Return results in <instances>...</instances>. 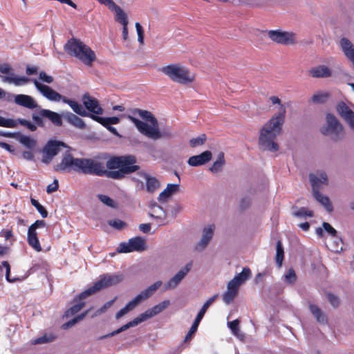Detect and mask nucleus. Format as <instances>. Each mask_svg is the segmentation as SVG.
Returning a JSON list of instances; mask_svg holds the SVG:
<instances>
[{
  "label": "nucleus",
  "instance_id": "nucleus-1",
  "mask_svg": "<svg viewBox=\"0 0 354 354\" xmlns=\"http://www.w3.org/2000/svg\"><path fill=\"white\" fill-rule=\"evenodd\" d=\"M269 100L272 104H278L279 106V112L273 115L261 128L259 138V145L263 150L277 151L279 149V145L274 140L281 133L286 109L277 96H270Z\"/></svg>",
  "mask_w": 354,
  "mask_h": 354
},
{
  "label": "nucleus",
  "instance_id": "nucleus-2",
  "mask_svg": "<svg viewBox=\"0 0 354 354\" xmlns=\"http://www.w3.org/2000/svg\"><path fill=\"white\" fill-rule=\"evenodd\" d=\"M131 113L132 115H138L151 123V125H149L133 115H128L129 120L134 124L138 131L142 135L153 140H158L162 137L169 138L171 136L170 132H160L159 131L158 120L150 111L136 108L132 109Z\"/></svg>",
  "mask_w": 354,
  "mask_h": 354
},
{
  "label": "nucleus",
  "instance_id": "nucleus-3",
  "mask_svg": "<svg viewBox=\"0 0 354 354\" xmlns=\"http://www.w3.org/2000/svg\"><path fill=\"white\" fill-rule=\"evenodd\" d=\"M137 159L133 155L113 156L106 162L109 172V178L121 180L125 176L132 174L140 169L136 165Z\"/></svg>",
  "mask_w": 354,
  "mask_h": 354
},
{
  "label": "nucleus",
  "instance_id": "nucleus-4",
  "mask_svg": "<svg viewBox=\"0 0 354 354\" xmlns=\"http://www.w3.org/2000/svg\"><path fill=\"white\" fill-rule=\"evenodd\" d=\"M64 50L71 56L75 57L86 66H91L95 60L94 51L80 39L71 38L64 45Z\"/></svg>",
  "mask_w": 354,
  "mask_h": 354
},
{
  "label": "nucleus",
  "instance_id": "nucleus-5",
  "mask_svg": "<svg viewBox=\"0 0 354 354\" xmlns=\"http://www.w3.org/2000/svg\"><path fill=\"white\" fill-rule=\"evenodd\" d=\"M172 82L187 85L195 80L194 75L190 70L180 63L170 64L158 69Z\"/></svg>",
  "mask_w": 354,
  "mask_h": 354
},
{
  "label": "nucleus",
  "instance_id": "nucleus-6",
  "mask_svg": "<svg viewBox=\"0 0 354 354\" xmlns=\"http://www.w3.org/2000/svg\"><path fill=\"white\" fill-rule=\"evenodd\" d=\"M170 302L169 300H165L157 305H155L151 308H149L147 310L145 313H141L138 317L133 319L132 321L128 322L127 324L122 326L118 329L108 333L106 335L100 336L98 337V340H102L106 338H109L111 337H113L115 335H118L127 329H129L131 327L136 326L138 325L139 324L147 320L148 319L151 318L152 317L158 315V313L163 311L169 305Z\"/></svg>",
  "mask_w": 354,
  "mask_h": 354
},
{
  "label": "nucleus",
  "instance_id": "nucleus-7",
  "mask_svg": "<svg viewBox=\"0 0 354 354\" xmlns=\"http://www.w3.org/2000/svg\"><path fill=\"white\" fill-rule=\"evenodd\" d=\"M309 178L311 183L314 198L320 203L328 212H331L333 208L329 198L323 196L319 192L322 185H328L327 174L324 171H317V174H310Z\"/></svg>",
  "mask_w": 354,
  "mask_h": 354
},
{
  "label": "nucleus",
  "instance_id": "nucleus-8",
  "mask_svg": "<svg viewBox=\"0 0 354 354\" xmlns=\"http://www.w3.org/2000/svg\"><path fill=\"white\" fill-rule=\"evenodd\" d=\"M123 279L124 276L122 274H104L100 275V279L95 282L91 287L82 292L79 295V298L85 299L87 297L101 290L102 289L107 288L118 284Z\"/></svg>",
  "mask_w": 354,
  "mask_h": 354
},
{
  "label": "nucleus",
  "instance_id": "nucleus-9",
  "mask_svg": "<svg viewBox=\"0 0 354 354\" xmlns=\"http://www.w3.org/2000/svg\"><path fill=\"white\" fill-rule=\"evenodd\" d=\"M162 283L161 281H157L152 285L149 286L147 288L142 290L140 294H138L136 297H134L131 301L128 302L124 308L120 309L115 315V318L119 319L131 310H133L140 302L147 299L150 297H151L155 292L160 288Z\"/></svg>",
  "mask_w": 354,
  "mask_h": 354
},
{
  "label": "nucleus",
  "instance_id": "nucleus-10",
  "mask_svg": "<svg viewBox=\"0 0 354 354\" xmlns=\"http://www.w3.org/2000/svg\"><path fill=\"white\" fill-rule=\"evenodd\" d=\"M109 169H106L104 162L92 158H81L80 173L109 178Z\"/></svg>",
  "mask_w": 354,
  "mask_h": 354
},
{
  "label": "nucleus",
  "instance_id": "nucleus-11",
  "mask_svg": "<svg viewBox=\"0 0 354 354\" xmlns=\"http://www.w3.org/2000/svg\"><path fill=\"white\" fill-rule=\"evenodd\" d=\"M81 158H74L67 151L64 153L60 162L54 166V170L58 173H80Z\"/></svg>",
  "mask_w": 354,
  "mask_h": 354
},
{
  "label": "nucleus",
  "instance_id": "nucleus-12",
  "mask_svg": "<svg viewBox=\"0 0 354 354\" xmlns=\"http://www.w3.org/2000/svg\"><path fill=\"white\" fill-rule=\"evenodd\" d=\"M327 127L322 129V133L324 135L333 134L335 136L334 140H337L339 138V135L343 133V127L339 122L337 118L331 114L328 113L326 117Z\"/></svg>",
  "mask_w": 354,
  "mask_h": 354
},
{
  "label": "nucleus",
  "instance_id": "nucleus-13",
  "mask_svg": "<svg viewBox=\"0 0 354 354\" xmlns=\"http://www.w3.org/2000/svg\"><path fill=\"white\" fill-rule=\"evenodd\" d=\"M146 249V243L140 236H136L129 240L127 243H121L118 248L120 253H127L133 251H143Z\"/></svg>",
  "mask_w": 354,
  "mask_h": 354
},
{
  "label": "nucleus",
  "instance_id": "nucleus-14",
  "mask_svg": "<svg viewBox=\"0 0 354 354\" xmlns=\"http://www.w3.org/2000/svg\"><path fill=\"white\" fill-rule=\"evenodd\" d=\"M67 147L66 145L61 141L50 140L43 149L42 161L48 163L61 150V147Z\"/></svg>",
  "mask_w": 354,
  "mask_h": 354
},
{
  "label": "nucleus",
  "instance_id": "nucleus-15",
  "mask_svg": "<svg viewBox=\"0 0 354 354\" xmlns=\"http://www.w3.org/2000/svg\"><path fill=\"white\" fill-rule=\"evenodd\" d=\"M217 297H218L217 295L212 296L208 300H207L205 301V303L203 304V306H202V308L198 313L196 317L192 327L190 328L188 333L186 335L185 341L189 340L192 338V336L193 335V334H194L196 332L198 325H199L201 321L202 320V319L203 318L207 310L208 309L209 306L215 301V299L217 298Z\"/></svg>",
  "mask_w": 354,
  "mask_h": 354
},
{
  "label": "nucleus",
  "instance_id": "nucleus-16",
  "mask_svg": "<svg viewBox=\"0 0 354 354\" xmlns=\"http://www.w3.org/2000/svg\"><path fill=\"white\" fill-rule=\"evenodd\" d=\"M268 35L272 41L277 44L290 45L295 43V35L292 32L270 30Z\"/></svg>",
  "mask_w": 354,
  "mask_h": 354
},
{
  "label": "nucleus",
  "instance_id": "nucleus-17",
  "mask_svg": "<svg viewBox=\"0 0 354 354\" xmlns=\"http://www.w3.org/2000/svg\"><path fill=\"white\" fill-rule=\"evenodd\" d=\"M33 83L37 89L49 100L54 102H59L62 100L63 102L64 96H62L50 86L39 83L37 80H34Z\"/></svg>",
  "mask_w": 354,
  "mask_h": 354
},
{
  "label": "nucleus",
  "instance_id": "nucleus-18",
  "mask_svg": "<svg viewBox=\"0 0 354 354\" xmlns=\"http://www.w3.org/2000/svg\"><path fill=\"white\" fill-rule=\"evenodd\" d=\"M192 263H187L185 268L180 270L171 279H170L163 286V290L166 291L175 288L183 279L192 268Z\"/></svg>",
  "mask_w": 354,
  "mask_h": 354
},
{
  "label": "nucleus",
  "instance_id": "nucleus-19",
  "mask_svg": "<svg viewBox=\"0 0 354 354\" xmlns=\"http://www.w3.org/2000/svg\"><path fill=\"white\" fill-rule=\"evenodd\" d=\"M82 102L86 109L91 112L90 114L99 116L103 113V109L100 105L98 100L90 96L88 93H85L83 95Z\"/></svg>",
  "mask_w": 354,
  "mask_h": 354
},
{
  "label": "nucleus",
  "instance_id": "nucleus-20",
  "mask_svg": "<svg viewBox=\"0 0 354 354\" xmlns=\"http://www.w3.org/2000/svg\"><path fill=\"white\" fill-rule=\"evenodd\" d=\"M91 118L93 120L101 124L103 127H104L106 129H108L111 133L113 135L119 136V133L117 129L112 127L111 124H116L120 122V119L118 117H109L104 118L98 115H91Z\"/></svg>",
  "mask_w": 354,
  "mask_h": 354
},
{
  "label": "nucleus",
  "instance_id": "nucleus-21",
  "mask_svg": "<svg viewBox=\"0 0 354 354\" xmlns=\"http://www.w3.org/2000/svg\"><path fill=\"white\" fill-rule=\"evenodd\" d=\"M337 111L348 123L349 127L354 129V112L343 102L337 104Z\"/></svg>",
  "mask_w": 354,
  "mask_h": 354
},
{
  "label": "nucleus",
  "instance_id": "nucleus-22",
  "mask_svg": "<svg viewBox=\"0 0 354 354\" xmlns=\"http://www.w3.org/2000/svg\"><path fill=\"white\" fill-rule=\"evenodd\" d=\"M212 157V152L205 151L199 155L191 156L187 161V163L192 167H198L208 162Z\"/></svg>",
  "mask_w": 354,
  "mask_h": 354
},
{
  "label": "nucleus",
  "instance_id": "nucleus-23",
  "mask_svg": "<svg viewBox=\"0 0 354 354\" xmlns=\"http://www.w3.org/2000/svg\"><path fill=\"white\" fill-rule=\"evenodd\" d=\"M38 113H39L41 117L50 120L56 127H62L63 124L62 115L56 112L49 109H41Z\"/></svg>",
  "mask_w": 354,
  "mask_h": 354
},
{
  "label": "nucleus",
  "instance_id": "nucleus-24",
  "mask_svg": "<svg viewBox=\"0 0 354 354\" xmlns=\"http://www.w3.org/2000/svg\"><path fill=\"white\" fill-rule=\"evenodd\" d=\"M308 75L314 78H325L332 75L331 70L325 65H318L308 71Z\"/></svg>",
  "mask_w": 354,
  "mask_h": 354
},
{
  "label": "nucleus",
  "instance_id": "nucleus-25",
  "mask_svg": "<svg viewBox=\"0 0 354 354\" xmlns=\"http://www.w3.org/2000/svg\"><path fill=\"white\" fill-rule=\"evenodd\" d=\"M214 230V225L203 229L202 238L196 247L197 250H203L207 247L213 236Z\"/></svg>",
  "mask_w": 354,
  "mask_h": 354
},
{
  "label": "nucleus",
  "instance_id": "nucleus-26",
  "mask_svg": "<svg viewBox=\"0 0 354 354\" xmlns=\"http://www.w3.org/2000/svg\"><path fill=\"white\" fill-rule=\"evenodd\" d=\"M15 102L18 105L30 109H35L37 106V104L35 102L34 99L31 96L27 95H17L15 97Z\"/></svg>",
  "mask_w": 354,
  "mask_h": 354
},
{
  "label": "nucleus",
  "instance_id": "nucleus-27",
  "mask_svg": "<svg viewBox=\"0 0 354 354\" xmlns=\"http://www.w3.org/2000/svg\"><path fill=\"white\" fill-rule=\"evenodd\" d=\"M63 116L65 120L73 127L80 129H86V126L84 120L76 115L71 112H66L63 114Z\"/></svg>",
  "mask_w": 354,
  "mask_h": 354
},
{
  "label": "nucleus",
  "instance_id": "nucleus-28",
  "mask_svg": "<svg viewBox=\"0 0 354 354\" xmlns=\"http://www.w3.org/2000/svg\"><path fill=\"white\" fill-rule=\"evenodd\" d=\"M63 102L68 104L74 112L81 116L91 118V115H92L89 114V113H88L80 104L73 100H70L64 97Z\"/></svg>",
  "mask_w": 354,
  "mask_h": 354
},
{
  "label": "nucleus",
  "instance_id": "nucleus-29",
  "mask_svg": "<svg viewBox=\"0 0 354 354\" xmlns=\"http://www.w3.org/2000/svg\"><path fill=\"white\" fill-rule=\"evenodd\" d=\"M27 242L28 245L37 252H41L42 248L39 243L36 231L28 229L27 234Z\"/></svg>",
  "mask_w": 354,
  "mask_h": 354
},
{
  "label": "nucleus",
  "instance_id": "nucleus-30",
  "mask_svg": "<svg viewBox=\"0 0 354 354\" xmlns=\"http://www.w3.org/2000/svg\"><path fill=\"white\" fill-rule=\"evenodd\" d=\"M340 45L345 55L353 62L354 65V46L345 37L341 39Z\"/></svg>",
  "mask_w": 354,
  "mask_h": 354
},
{
  "label": "nucleus",
  "instance_id": "nucleus-31",
  "mask_svg": "<svg viewBox=\"0 0 354 354\" xmlns=\"http://www.w3.org/2000/svg\"><path fill=\"white\" fill-rule=\"evenodd\" d=\"M178 188L179 185L177 184H168L167 187L159 194L158 201L160 202L166 201L168 198L178 192Z\"/></svg>",
  "mask_w": 354,
  "mask_h": 354
},
{
  "label": "nucleus",
  "instance_id": "nucleus-32",
  "mask_svg": "<svg viewBox=\"0 0 354 354\" xmlns=\"http://www.w3.org/2000/svg\"><path fill=\"white\" fill-rule=\"evenodd\" d=\"M83 299H80L79 295L75 297L73 300L75 304L65 312V316L67 317L73 316L82 310V308L85 306V302L82 301Z\"/></svg>",
  "mask_w": 354,
  "mask_h": 354
},
{
  "label": "nucleus",
  "instance_id": "nucleus-33",
  "mask_svg": "<svg viewBox=\"0 0 354 354\" xmlns=\"http://www.w3.org/2000/svg\"><path fill=\"white\" fill-rule=\"evenodd\" d=\"M140 176L146 179V187L148 192L152 193L158 188L160 183L155 177H150L146 173H142Z\"/></svg>",
  "mask_w": 354,
  "mask_h": 354
},
{
  "label": "nucleus",
  "instance_id": "nucleus-34",
  "mask_svg": "<svg viewBox=\"0 0 354 354\" xmlns=\"http://www.w3.org/2000/svg\"><path fill=\"white\" fill-rule=\"evenodd\" d=\"M111 11L115 13V20L121 25L128 24V17L124 10L118 5L115 6Z\"/></svg>",
  "mask_w": 354,
  "mask_h": 354
},
{
  "label": "nucleus",
  "instance_id": "nucleus-35",
  "mask_svg": "<svg viewBox=\"0 0 354 354\" xmlns=\"http://www.w3.org/2000/svg\"><path fill=\"white\" fill-rule=\"evenodd\" d=\"M309 309L311 313L315 316L317 321L319 323L326 324L327 323V317L321 310V309L316 305L310 304Z\"/></svg>",
  "mask_w": 354,
  "mask_h": 354
},
{
  "label": "nucleus",
  "instance_id": "nucleus-36",
  "mask_svg": "<svg viewBox=\"0 0 354 354\" xmlns=\"http://www.w3.org/2000/svg\"><path fill=\"white\" fill-rule=\"evenodd\" d=\"M4 80L16 86H19L28 83L30 79L27 77L15 76L14 73H11V76L4 77Z\"/></svg>",
  "mask_w": 354,
  "mask_h": 354
},
{
  "label": "nucleus",
  "instance_id": "nucleus-37",
  "mask_svg": "<svg viewBox=\"0 0 354 354\" xmlns=\"http://www.w3.org/2000/svg\"><path fill=\"white\" fill-rule=\"evenodd\" d=\"M252 276V272L248 267H244L241 273L236 274L233 278L239 285L245 283Z\"/></svg>",
  "mask_w": 354,
  "mask_h": 354
},
{
  "label": "nucleus",
  "instance_id": "nucleus-38",
  "mask_svg": "<svg viewBox=\"0 0 354 354\" xmlns=\"http://www.w3.org/2000/svg\"><path fill=\"white\" fill-rule=\"evenodd\" d=\"M284 259V251L282 245V243L280 240L277 242L276 245V256L275 260L277 265L279 268H281Z\"/></svg>",
  "mask_w": 354,
  "mask_h": 354
},
{
  "label": "nucleus",
  "instance_id": "nucleus-39",
  "mask_svg": "<svg viewBox=\"0 0 354 354\" xmlns=\"http://www.w3.org/2000/svg\"><path fill=\"white\" fill-rule=\"evenodd\" d=\"M225 164V158H224V153L223 152H221L216 160L213 163L212 167L209 168V170L212 173H218L222 170L223 166Z\"/></svg>",
  "mask_w": 354,
  "mask_h": 354
},
{
  "label": "nucleus",
  "instance_id": "nucleus-40",
  "mask_svg": "<svg viewBox=\"0 0 354 354\" xmlns=\"http://www.w3.org/2000/svg\"><path fill=\"white\" fill-rule=\"evenodd\" d=\"M17 139L20 143H21L23 145H24L28 149H32L36 145L35 140L29 136L19 134V137L17 138Z\"/></svg>",
  "mask_w": 354,
  "mask_h": 354
},
{
  "label": "nucleus",
  "instance_id": "nucleus-41",
  "mask_svg": "<svg viewBox=\"0 0 354 354\" xmlns=\"http://www.w3.org/2000/svg\"><path fill=\"white\" fill-rule=\"evenodd\" d=\"M88 314V310L84 312L83 313L76 316L75 317H74L73 319H72L71 320L64 323L62 326V328L63 329H67L71 326H73V325H75L77 322L82 320L85 316Z\"/></svg>",
  "mask_w": 354,
  "mask_h": 354
},
{
  "label": "nucleus",
  "instance_id": "nucleus-42",
  "mask_svg": "<svg viewBox=\"0 0 354 354\" xmlns=\"http://www.w3.org/2000/svg\"><path fill=\"white\" fill-rule=\"evenodd\" d=\"M328 93H317L312 96V102L316 104L324 103L329 97Z\"/></svg>",
  "mask_w": 354,
  "mask_h": 354
},
{
  "label": "nucleus",
  "instance_id": "nucleus-43",
  "mask_svg": "<svg viewBox=\"0 0 354 354\" xmlns=\"http://www.w3.org/2000/svg\"><path fill=\"white\" fill-rule=\"evenodd\" d=\"M207 140V136L205 134H201L197 138H192L189 140V145L192 147H196L198 146L203 145Z\"/></svg>",
  "mask_w": 354,
  "mask_h": 354
},
{
  "label": "nucleus",
  "instance_id": "nucleus-44",
  "mask_svg": "<svg viewBox=\"0 0 354 354\" xmlns=\"http://www.w3.org/2000/svg\"><path fill=\"white\" fill-rule=\"evenodd\" d=\"M32 205H33L37 210L39 212L42 218H46L48 216V212L46 208L41 205L38 201L35 198H31L30 200Z\"/></svg>",
  "mask_w": 354,
  "mask_h": 354
},
{
  "label": "nucleus",
  "instance_id": "nucleus-45",
  "mask_svg": "<svg viewBox=\"0 0 354 354\" xmlns=\"http://www.w3.org/2000/svg\"><path fill=\"white\" fill-rule=\"evenodd\" d=\"M2 267H4L6 268V280L8 281H9V282H14V281H16L17 280H19V279H16V278H14V279H10V264H9V263L8 261H3L1 263V266H0V274H1V272L3 271Z\"/></svg>",
  "mask_w": 354,
  "mask_h": 354
},
{
  "label": "nucleus",
  "instance_id": "nucleus-46",
  "mask_svg": "<svg viewBox=\"0 0 354 354\" xmlns=\"http://www.w3.org/2000/svg\"><path fill=\"white\" fill-rule=\"evenodd\" d=\"M0 127L14 128L17 127V122L12 119L5 118L0 116Z\"/></svg>",
  "mask_w": 354,
  "mask_h": 354
},
{
  "label": "nucleus",
  "instance_id": "nucleus-47",
  "mask_svg": "<svg viewBox=\"0 0 354 354\" xmlns=\"http://www.w3.org/2000/svg\"><path fill=\"white\" fill-rule=\"evenodd\" d=\"M297 280V275L295 270L292 268H290L288 270L287 273L285 274V281L292 285L295 283Z\"/></svg>",
  "mask_w": 354,
  "mask_h": 354
},
{
  "label": "nucleus",
  "instance_id": "nucleus-48",
  "mask_svg": "<svg viewBox=\"0 0 354 354\" xmlns=\"http://www.w3.org/2000/svg\"><path fill=\"white\" fill-rule=\"evenodd\" d=\"M238 293L232 290H227L226 292L223 295V300L227 304H230L232 303Z\"/></svg>",
  "mask_w": 354,
  "mask_h": 354
},
{
  "label": "nucleus",
  "instance_id": "nucleus-49",
  "mask_svg": "<svg viewBox=\"0 0 354 354\" xmlns=\"http://www.w3.org/2000/svg\"><path fill=\"white\" fill-rule=\"evenodd\" d=\"M15 121L17 122V124H20L21 125L26 127L27 129H28L31 131H35L37 130L36 125L32 124V122H30L28 120H26L22 119V118H19V119H17Z\"/></svg>",
  "mask_w": 354,
  "mask_h": 354
},
{
  "label": "nucleus",
  "instance_id": "nucleus-50",
  "mask_svg": "<svg viewBox=\"0 0 354 354\" xmlns=\"http://www.w3.org/2000/svg\"><path fill=\"white\" fill-rule=\"evenodd\" d=\"M108 224L117 230H122L127 225L126 223L120 219L110 220Z\"/></svg>",
  "mask_w": 354,
  "mask_h": 354
},
{
  "label": "nucleus",
  "instance_id": "nucleus-51",
  "mask_svg": "<svg viewBox=\"0 0 354 354\" xmlns=\"http://www.w3.org/2000/svg\"><path fill=\"white\" fill-rule=\"evenodd\" d=\"M55 339V336L53 335H44L35 340V344H44L50 342Z\"/></svg>",
  "mask_w": 354,
  "mask_h": 354
},
{
  "label": "nucleus",
  "instance_id": "nucleus-52",
  "mask_svg": "<svg viewBox=\"0 0 354 354\" xmlns=\"http://www.w3.org/2000/svg\"><path fill=\"white\" fill-rule=\"evenodd\" d=\"M294 215L297 217H312L313 216V213L312 211H310L305 207H301L297 212H295Z\"/></svg>",
  "mask_w": 354,
  "mask_h": 354
},
{
  "label": "nucleus",
  "instance_id": "nucleus-53",
  "mask_svg": "<svg viewBox=\"0 0 354 354\" xmlns=\"http://www.w3.org/2000/svg\"><path fill=\"white\" fill-rule=\"evenodd\" d=\"M98 198L103 203L109 207H115V202L109 196L106 195L100 194L98 195Z\"/></svg>",
  "mask_w": 354,
  "mask_h": 354
},
{
  "label": "nucleus",
  "instance_id": "nucleus-54",
  "mask_svg": "<svg viewBox=\"0 0 354 354\" xmlns=\"http://www.w3.org/2000/svg\"><path fill=\"white\" fill-rule=\"evenodd\" d=\"M228 327L230 328L234 335H237L239 332V319H234L232 322H228Z\"/></svg>",
  "mask_w": 354,
  "mask_h": 354
},
{
  "label": "nucleus",
  "instance_id": "nucleus-55",
  "mask_svg": "<svg viewBox=\"0 0 354 354\" xmlns=\"http://www.w3.org/2000/svg\"><path fill=\"white\" fill-rule=\"evenodd\" d=\"M135 26L138 34V40L140 44H142L144 42V30L138 22L136 23Z\"/></svg>",
  "mask_w": 354,
  "mask_h": 354
},
{
  "label": "nucleus",
  "instance_id": "nucleus-56",
  "mask_svg": "<svg viewBox=\"0 0 354 354\" xmlns=\"http://www.w3.org/2000/svg\"><path fill=\"white\" fill-rule=\"evenodd\" d=\"M241 285H239V283L236 281L232 279L231 281L228 282L227 286V290H232L238 293L239 287Z\"/></svg>",
  "mask_w": 354,
  "mask_h": 354
},
{
  "label": "nucleus",
  "instance_id": "nucleus-57",
  "mask_svg": "<svg viewBox=\"0 0 354 354\" xmlns=\"http://www.w3.org/2000/svg\"><path fill=\"white\" fill-rule=\"evenodd\" d=\"M327 299L333 307L338 306V305L339 304V298L337 297H336L335 295H333L332 293H328Z\"/></svg>",
  "mask_w": 354,
  "mask_h": 354
},
{
  "label": "nucleus",
  "instance_id": "nucleus-58",
  "mask_svg": "<svg viewBox=\"0 0 354 354\" xmlns=\"http://www.w3.org/2000/svg\"><path fill=\"white\" fill-rule=\"evenodd\" d=\"M324 230L328 232L332 236L335 237L337 236V231L335 229H334L329 223L326 222H324L322 224Z\"/></svg>",
  "mask_w": 354,
  "mask_h": 354
},
{
  "label": "nucleus",
  "instance_id": "nucleus-59",
  "mask_svg": "<svg viewBox=\"0 0 354 354\" xmlns=\"http://www.w3.org/2000/svg\"><path fill=\"white\" fill-rule=\"evenodd\" d=\"M12 69L8 64H3L0 65V72L3 74L9 75L11 76V73H13Z\"/></svg>",
  "mask_w": 354,
  "mask_h": 354
},
{
  "label": "nucleus",
  "instance_id": "nucleus-60",
  "mask_svg": "<svg viewBox=\"0 0 354 354\" xmlns=\"http://www.w3.org/2000/svg\"><path fill=\"white\" fill-rule=\"evenodd\" d=\"M39 79L46 83L50 84L53 82V77L47 75L44 71L39 73Z\"/></svg>",
  "mask_w": 354,
  "mask_h": 354
},
{
  "label": "nucleus",
  "instance_id": "nucleus-61",
  "mask_svg": "<svg viewBox=\"0 0 354 354\" xmlns=\"http://www.w3.org/2000/svg\"><path fill=\"white\" fill-rule=\"evenodd\" d=\"M46 226V222L44 220H37L34 223L29 226L28 229L36 231L39 227H44Z\"/></svg>",
  "mask_w": 354,
  "mask_h": 354
},
{
  "label": "nucleus",
  "instance_id": "nucleus-62",
  "mask_svg": "<svg viewBox=\"0 0 354 354\" xmlns=\"http://www.w3.org/2000/svg\"><path fill=\"white\" fill-rule=\"evenodd\" d=\"M59 184L57 179L54 180L53 183L47 186L46 192L48 194H51L58 189Z\"/></svg>",
  "mask_w": 354,
  "mask_h": 354
},
{
  "label": "nucleus",
  "instance_id": "nucleus-63",
  "mask_svg": "<svg viewBox=\"0 0 354 354\" xmlns=\"http://www.w3.org/2000/svg\"><path fill=\"white\" fill-rule=\"evenodd\" d=\"M100 4L106 6L111 10L117 5L113 0H97Z\"/></svg>",
  "mask_w": 354,
  "mask_h": 354
},
{
  "label": "nucleus",
  "instance_id": "nucleus-64",
  "mask_svg": "<svg viewBox=\"0 0 354 354\" xmlns=\"http://www.w3.org/2000/svg\"><path fill=\"white\" fill-rule=\"evenodd\" d=\"M0 236L4 237L6 240H9L10 238L13 236V232L12 230H4L3 229L0 232Z\"/></svg>",
  "mask_w": 354,
  "mask_h": 354
}]
</instances>
